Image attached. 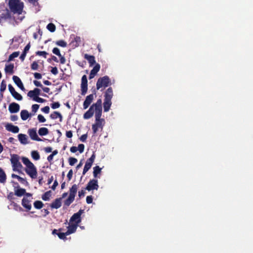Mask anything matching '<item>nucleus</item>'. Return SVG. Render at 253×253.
<instances>
[{
	"label": "nucleus",
	"instance_id": "1",
	"mask_svg": "<svg viewBox=\"0 0 253 253\" xmlns=\"http://www.w3.org/2000/svg\"><path fill=\"white\" fill-rule=\"evenodd\" d=\"M102 111V100L98 99L96 102L93 103L84 114V119H89L91 118L95 112V123L92 125V129L93 134H95L99 128H103L104 125L102 124L104 122L103 119H101Z\"/></svg>",
	"mask_w": 253,
	"mask_h": 253
},
{
	"label": "nucleus",
	"instance_id": "2",
	"mask_svg": "<svg viewBox=\"0 0 253 253\" xmlns=\"http://www.w3.org/2000/svg\"><path fill=\"white\" fill-rule=\"evenodd\" d=\"M22 161L23 163L26 166L25 171L26 173L32 179H35L37 177L38 172L36 167L29 160L28 158L22 157Z\"/></svg>",
	"mask_w": 253,
	"mask_h": 253
},
{
	"label": "nucleus",
	"instance_id": "3",
	"mask_svg": "<svg viewBox=\"0 0 253 253\" xmlns=\"http://www.w3.org/2000/svg\"><path fill=\"white\" fill-rule=\"evenodd\" d=\"M111 84V80L107 76L99 78L96 83V89L102 91Z\"/></svg>",
	"mask_w": 253,
	"mask_h": 253
},
{
	"label": "nucleus",
	"instance_id": "4",
	"mask_svg": "<svg viewBox=\"0 0 253 253\" xmlns=\"http://www.w3.org/2000/svg\"><path fill=\"white\" fill-rule=\"evenodd\" d=\"M9 8L12 12L14 13L20 14L23 10V3H20V0H9Z\"/></svg>",
	"mask_w": 253,
	"mask_h": 253
},
{
	"label": "nucleus",
	"instance_id": "5",
	"mask_svg": "<svg viewBox=\"0 0 253 253\" xmlns=\"http://www.w3.org/2000/svg\"><path fill=\"white\" fill-rule=\"evenodd\" d=\"M19 156L17 154L11 155L10 162L12 167V169L14 171L21 172L23 166L19 162Z\"/></svg>",
	"mask_w": 253,
	"mask_h": 253
},
{
	"label": "nucleus",
	"instance_id": "6",
	"mask_svg": "<svg viewBox=\"0 0 253 253\" xmlns=\"http://www.w3.org/2000/svg\"><path fill=\"white\" fill-rule=\"evenodd\" d=\"M78 185L74 184L72 185L71 188H70V193L69 197L64 201V205L66 206H69L74 201L75 197L78 190Z\"/></svg>",
	"mask_w": 253,
	"mask_h": 253
},
{
	"label": "nucleus",
	"instance_id": "7",
	"mask_svg": "<svg viewBox=\"0 0 253 253\" xmlns=\"http://www.w3.org/2000/svg\"><path fill=\"white\" fill-rule=\"evenodd\" d=\"M84 212V210L80 209L77 212L75 213L70 218V222L79 224L82 221L81 215Z\"/></svg>",
	"mask_w": 253,
	"mask_h": 253
},
{
	"label": "nucleus",
	"instance_id": "8",
	"mask_svg": "<svg viewBox=\"0 0 253 253\" xmlns=\"http://www.w3.org/2000/svg\"><path fill=\"white\" fill-rule=\"evenodd\" d=\"M92 92H93L92 94H90L86 97L84 101V102L83 108L84 109H87L89 107V106L90 105V104L92 103V101L93 100L94 94H95V95L96 94L95 89H94L92 91Z\"/></svg>",
	"mask_w": 253,
	"mask_h": 253
},
{
	"label": "nucleus",
	"instance_id": "9",
	"mask_svg": "<svg viewBox=\"0 0 253 253\" xmlns=\"http://www.w3.org/2000/svg\"><path fill=\"white\" fill-rule=\"evenodd\" d=\"M99 187L97 179H93L90 180L88 182L85 189L89 191L93 190H97Z\"/></svg>",
	"mask_w": 253,
	"mask_h": 253
},
{
	"label": "nucleus",
	"instance_id": "10",
	"mask_svg": "<svg viewBox=\"0 0 253 253\" xmlns=\"http://www.w3.org/2000/svg\"><path fill=\"white\" fill-rule=\"evenodd\" d=\"M81 94L84 95L87 91V80L86 75L83 76L81 80Z\"/></svg>",
	"mask_w": 253,
	"mask_h": 253
},
{
	"label": "nucleus",
	"instance_id": "11",
	"mask_svg": "<svg viewBox=\"0 0 253 253\" xmlns=\"http://www.w3.org/2000/svg\"><path fill=\"white\" fill-rule=\"evenodd\" d=\"M28 133L33 140L37 141H41L42 140L38 135L36 129L35 128L29 129L28 130Z\"/></svg>",
	"mask_w": 253,
	"mask_h": 253
},
{
	"label": "nucleus",
	"instance_id": "12",
	"mask_svg": "<svg viewBox=\"0 0 253 253\" xmlns=\"http://www.w3.org/2000/svg\"><path fill=\"white\" fill-rule=\"evenodd\" d=\"M5 129L10 132L16 133L19 131V128L16 126H14L12 124L7 123L5 126Z\"/></svg>",
	"mask_w": 253,
	"mask_h": 253
},
{
	"label": "nucleus",
	"instance_id": "13",
	"mask_svg": "<svg viewBox=\"0 0 253 253\" xmlns=\"http://www.w3.org/2000/svg\"><path fill=\"white\" fill-rule=\"evenodd\" d=\"M20 110V106L18 103L13 102L10 104L8 107V110L11 113H15Z\"/></svg>",
	"mask_w": 253,
	"mask_h": 253
},
{
	"label": "nucleus",
	"instance_id": "14",
	"mask_svg": "<svg viewBox=\"0 0 253 253\" xmlns=\"http://www.w3.org/2000/svg\"><path fill=\"white\" fill-rule=\"evenodd\" d=\"M30 203L31 200H28L27 198L25 197L23 198L22 200V205L26 209L27 211H29L32 208V206Z\"/></svg>",
	"mask_w": 253,
	"mask_h": 253
},
{
	"label": "nucleus",
	"instance_id": "15",
	"mask_svg": "<svg viewBox=\"0 0 253 253\" xmlns=\"http://www.w3.org/2000/svg\"><path fill=\"white\" fill-rule=\"evenodd\" d=\"M61 200L62 198H59L56 199L53 202L50 204V206L52 209H58L61 206Z\"/></svg>",
	"mask_w": 253,
	"mask_h": 253
},
{
	"label": "nucleus",
	"instance_id": "16",
	"mask_svg": "<svg viewBox=\"0 0 253 253\" xmlns=\"http://www.w3.org/2000/svg\"><path fill=\"white\" fill-rule=\"evenodd\" d=\"M12 79L15 83V84L22 90H24L25 89V88L24 87V85L23 84V83L20 80V79L16 76H13L12 77Z\"/></svg>",
	"mask_w": 253,
	"mask_h": 253
},
{
	"label": "nucleus",
	"instance_id": "17",
	"mask_svg": "<svg viewBox=\"0 0 253 253\" xmlns=\"http://www.w3.org/2000/svg\"><path fill=\"white\" fill-rule=\"evenodd\" d=\"M113 96V89L111 87L107 88L104 93V99L111 100Z\"/></svg>",
	"mask_w": 253,
	"mask_h": 253
},
{
	"label": "nucleus",
	"instance_id": "18",
	"mask_svg": "<svg viewBox=\"0 0 253 253\" xmlns=\"http://www.w3.org/2000/svg\"><path fill=\"white\" fill-rule=\"evenodd\" d=\"M78 226V224L76 223L73 224L72 223L68 226V230L66 231V234L68 235L74 233L76 232L77 228Z\"/></svg>",
	"mask_w": 253,
	"mask_h": 253
},
{
	"label": "nucleus",
	"instance_id": "19",
	"mask_svg": "<svg viewBox=\"0 0 253 253\" xmlns=\"http://www.w3.org/2000/svg\"><path fill=\"white\" fill-rule=\"evenodd\" d=\"M84 58L88 61L90 66H92L96 63L95 57L93 55L85 54L84 55Z\"/></svg>",
	"mask_w": 253,
	"mask_h": 253
},
{
	"label": "nucleus",
	"instance_id": "20",
	"mask_svg": "<svg viewBox=\"0 0 253 253\" xmlns=\"http://www.w3.org/2000/svg\"><path fill=\"white\" fill-rule=\"evenodd\" d=\"M18 138L21 144L25 145L28 143V137L26 134L20 133L18 135Z\"/></svg>",
	"mask_w": 253,
	"mask_h": 253
},
{
	"label": "nucleus",
	"instance_id": "21",
	"mask_svg": "<svg viewBox=\"0 0 253 253\" xmlns=\"http://www.w3.org/2000/svg\"><path fill=\"white\" fill-rule=\"evenodd\" d=\"M111 105V100L104 99L103 102L104 111L105 112H108L110 109Z\"/></svg>",
	"mask_w": 253,
	"mask_h": 253
},
{
	"label": "nucleus",
	"instance_id": "22",
	"mask_svg": "<svg viewBox=\"0 0 253 253\" xmlns=\"http://www.w3.org/2000/svg\"><path fill=\"white\" fill-rule=\"evenodd\" d=\"M31 114H29L26 110H23L21 111L20 116L21 119L23 121L27 120L31 116Z\"/></svg>",
	"mask_w": 253,
	"mask_h": 253
},
{
	"label": "nucleus",
	"instance_id": "23",
	"mask_svg": "<svg viewBox=\"0 0 253 253\" xmlns=\"http://www.w3.org/2000/svg\"><path fill=\"white\" fill-rule=\"evenodd\" d=\"M50 117L51 119H56L57 118H59L60 122L62 121V115L57 111H54L53 113L51 114Z\"/></svg>",
	"mask_w": 253,
	"mask_h": 253
},
{
	"label": "nucleus",
	"instance_id": "24",
	"mask_svg": "<svg viewBox=\"0 0 253 253\" xmlns=\"http://www.w3.org/2000/svg\"><path fill=\"white\" fill-rule=\"evenodd\" d=\"M101 171V169L98 166H95L93 168V176L94 178H100V176H98V174L100 173Z\"/></svg>",
	"mask_w": 253,
	"mask_h": 253
},
{
	"label": "nucleus",
	"instance_id": "25",
	"mask_svg": "<svg viewBox=\"0 0 253 253\" xmlns=\"http://www.w3.org/2000/svg\"><path fill=\"white\" fill-rule=\"evenodd\" d=\"M6 179V175L3 170L0 168V182L4 183L5 182Z\"/></svg>",
	"mask_w": 253,
	"mask_h": 253
},
{
	"label": "nucleus",
	"instance_id": "26",
	"mask_svg": "<svg viewBox=\"0 0 253 253\" xmlns=\"http://www.w3.org/2000/svg\"><path fill=\"white\" fill-rule=\"evenodd\" d=\"M13 69L14 65L13 64H10L9 65H6L4 70L6 73L12 74L14 72Z\"/></svg>",
	"mask_w": 253,
	"mask_h": 253
},
{
	"label": "nucleus",
	"instance_id": "27",
	"mask_svg": "<svg viewBox=\"0 0 253 253\" xmlns=\"http://www.w3.org/2000/svg\"><path fill=\"white\" fill-rule=\"evenodd\" d=\"M38 133L41 136L46 135L48 134V129L46 127H41L39 129Z\"/></svg>",
	"mask_w": 253,
	"mask_h": 253
},
{
	"label": "nucleus",
	"instance_id": "28",
	"mask_svg": "<svg viewBox=\"0 0 253 253\" xmlns=\"http://www.w3.org/2000/svg\"><path fill=\"white\" fill-rule=\"evenodd\" d=\"M26 193V190L24 188H19L15 190V194L18 197H21Z\"/></svg>",
	"mask_w": 253,
	"mask_h": 253
},
{
	"label": "nucleus",
	"instance_id": "29",
	"mask_svg": "<svg viewBox=\"0 0 253 253\" xmlns=\"http://www.w3.org/2000/svg\"><path fill=\"white\" fill-rule=\"evenodd\" d=\"M11 177L13 178H16L21 183L24 184L25 182H27L25 179L20 177V176L16 175L15 174H12Z\"/></svg>",
	"mask_w": 253,
	"mask_h": 253
},
{
	"label": "nucleus",
	"instance_id": "30",
	"mask_svg": "<svg viewBox=\"0 0 253 253\" xmlns=\"http://www.w3.org/2000/svg\"><path fill=\"white\" fill-rule=\"evenodd\" d=\"M31 156L36 161L39 160L40 159V155L37 151H32L31 152Z\"/></svg>",
	"mask_w": 253,
	"mask_h": 253
},
{
	"label": "nucleus",
	"instance_id": "31",
	"mask_svg": "<svg viewBox=\"0 0 253 253\" xmlns=\"http://www.w3.org/2000/svg\"><path fill=\"white\" fill-rule=\"evenodd\" d=\"M6 84L4 80H2L0 86V95L3 96L2 92L6 89Z\"/></svg>",
	"mask_w": 253,
	"mask_h": 253
},
{
	"label": "nucleus",
	"instance_id": "32",
	"mask_svg": "<svg viewBox=\"0 0 253 253\" xmlns=\"http://www.w3.org/2000/svg\"><path fill=\"white\" fill-rule=\"evenodd\" d=\"M43 204L41 201H36L34 203V206L37 209H41L43 206Z\"/></svg>",
	"mask_w": 253,
	"mask_h": 253
},
{
	"label": "nucleus",
	"instance_id": "33",
	"mask_svg": "<svg viewBox=\"0 0 253 253\" xmlns=\"http://www.w3.org/2000/svg\"><path fill=\"white\" fill-rule=\"evenodd\" d=\"M20 52L19 51H15L11 54L8 57V61H12L14 58L18 57L19 55Z\"/></svg>",
	"mask_w": 253,
	"mask_h": 253
},
{
	"label": "nucleus",
	"instance_id": "34",
	"mask_svg": "<svg viewBox=\"0 0 253 253\" xmlns=\"http://www.w3.org/2000/svg\"><path fill=\"white\" fill-rule=\"evenodd\" d=\"M46 28L50 32H54L56 30V27H55V25L52 23H49L47 25Z\"/></svg>",
	"mask_w": 253,
	"mask_h": 253
},
{
	"label": "nucleus",
	"instance_id": "35",
	"mask_svg": "<svg viewBox=\"0 0 253 253\" xmlns=\"http://www.w3.org/2000/svg\"><path fill=\"white\" fill-rule=\"evenodd\" d=\"M100 69V65L98 63L95 64V66L93 68V69L91 70L90 72H93L95 75L99 72Z\"/></svg>",
	"mask_w": 253,
	"mask_h": 253
},
{
	"label": "nucleus",
	"instance_id": "36",
	"mask_svg": "<svg viewBox=\"0 0 253 253\" xmlns=\"http://www.w3.org/2000/svg\"><path fill=\"white\" fill-rule=\"evenodd\" d=\"M55 44L58 45L63 47H65L67 46V42L64 40H61L57 41L55 42Z\"/></svg>",
	"mask_w": 253,
	"mask_h": 253
},
{
	"label": "nucleus",
	"instance_id": "37",
	"mask_svg": "<svg viewBox=\"0 0 253 253\" xmlns=\"http://www.w3.org/2000/svg\"><path fill=\"white\" fill-rule=\"evenodd\" d=\"M50 196V191H47L42 195V198L43 201H48L49 199Z\"/></svg>",
	"mask_w": 253,
	"mask_h": 253
},
{
	"label": "nucleus",
	"instance_id": "38",
	"mask_svg": "<svg viewBox=\"0 0 253 253\" xmlns=\"http://www.w3.org/2000/svg\"><path fill=\"white\" fill-rule=\"evenodd\" d=\"M12 96L16 100L20 101L22 100L23 97L22 95L18 93L17 91H15L14 93H12Z\"/></svg>",
	"mask_w": 253,
	"mask_h": 253
},
{
	"label": "nucleus",
	"instance_id": "39",
	"mask_svg": "<svg viewBox=\"0 0 253 253\" xmlns=\"http://www.w3.org/2000/svg\"><path fill=\"white\" fill-rule=\"evenodd\" d=\"M12 205L13 206V208L15 211H23L22 207L20 205H18L17 203H16L15 202H13L12 203Z\"/></svg>",
	"mask_w": 253,
	"mask_h": 253
},
{
	"label": "nucleus",
	"instance_id": "40",
	"mask_svg": "<svg viewBox=\"0 0 253 253\" xmlns=\"http://www.w3.org/2000/svg\"><path fill=\"white\" fill-rule=\"evenodd\" d=\"M95 159V154L94 152H93V154H92V155L91 156V157L86 160V163H87L92 165Z\"/></svg>",
	"mask_w": 253,
	"mask_h": 253
},
{
	"label": "nucleus",
	"instance_id": "41",
	"mask_svg": "<svg viewBox=\"0 0 253 253\" xmlns=\"http://www.w3.org/2000/svg\"><path fill=\"white\" fill-rule=\"evenodd\" d=\"M69 165L74 166L78 161L77 159L74 157H70L68 160Z\"/></svg>",
	"mask_w": 253,
	"mask_h": 253
},
{
	"label": "nucleus",
	"instance_id": "42",
	"mask_svg": "<svg viewBox=\"0 0 253 253\" xmlns=\"http://www.w3.org/2000/svg\"><path fill=\"white\" fill-rule=\"evenodd\" d=\"M27 95L28 97L32 98L33 100L35 101V99L38 97L35 93H34L33 90L29 91Z\"/></svg>",
	"mask_w": 253,
	"mask_h": 253
},
{
	"label": "nucleus",
	"instance_id": "43",
	"mask_svg": "<svg viewBox=\"0 0 253 253\" xmlns=\"http://www.w3.org/2000/svg\"><path fill=\"white\" fill-rule=\"evenodd\" d=\"M36 54L39 56H42L44 58H46V55L48 54V53L44 51H38L36 52Z\"/></svg>",
	"mask_w": 253,
	"mask_h": 253
},
{
	"label": "nucleus",
	"instance_id": "44",
	"mask_svg": "<svg viewBox=\"0 0 253 253\" xmlns=\"http://www.w3.org/2000/svg\"><path fill=\"white\" fill-rule=\"evenodd\" d=\"M39 67V65L36 61H34L31 65V68L32 70H37Z\"/></svg>",
	"mask_w": 253,
	"mask_h": 253
},
{
	"label": "nucleus",
	"instance_id": "45",
	"mask_svg": "<svg viewBox=\"0 0 253 253\" xmlns=\"http://www.w3.org/2000/svg\"><path fill=\"white\" fill-rule=\"evenodd\" d=\"M57 236H58L59 238L62 240H66V236H68V235L66 234V232L65 233H58L57 234Z\"/></svg>",
	"mask_w": 253,
	"mask_h": 253
},
{
	"label": "nucleus",
	"instance_id": "46",
	"mask_svg": "<svg viewBox=\"0 0 253 253\" xmlns=\"http://www.w3.org/2000/svg\"><path fill=\"white\" fill-rule=\"evenodd\" d=\"M40 105L38 104H34L32 106V111L33 113V115H34L36 113L38 110L39 109Z\"/></svg>",
	"mask_w": 253,
	"mask_h": 253
},
{
	"label": "nucleus",
	"instance_id": "47",
	"mask_svg": "<svg viewBox=\"0 0 253 253\" xmlns=\"http://www.w3.org/2000/svg\"><path fill=\"white\" fill-rule=\"evenodd\" d=\"M74 42H76L75 46H78L80 45V43L81 42V38L80 37L76 36L74 38V41L72 42V43H74Z\"/></svg>",
	"mask_w": 253,
	"mask_h": 253
},
{
	"label": "nucleus",
	"instance_id": "48",
	"mask_svg": "<svg viewBox=\"0 0 253 253\" xmlns=\"http://www.w3.org/2000/svg\"><path fill=\"white\" fill-rule=\"evenodd\" d=\"M52 52L58 56H61L60 50L57 47H54L52 49Z\"/></svg>",
	"mask_w": 253,
	"mask_h": 253
},
{
	"label": "nucleus",
	"instance_id": "49",
	"mask_svg": "<svg viewBox=\"0 0 253 253\" xmlns=\"http://www.w3.org/2000/svg\"><path fill=\"white\" fill-rule=\"evenodd\" d=\"M60 104L58 102H54L51 104V107L53 109L58 108L60 107Z\"/></svg>",
	"mask_w": 253,
	"mask_h": 253
},
{
	"label": "nucleus",
	"instance_id": "50",
	"mask_svg": "<svg viewBox=\"0 0 253 253\" xmlns=\"http://www.w3.org/2000/svg\"><path fill=\"white\" fill-rule=\"evenodd\" d=\"M77 148L78 150L79 151V152L80 153H82L84 149V145L83 144H80Z\"/></svg>",
	"mask_w": 253,
	"mask_h": 253
},
{
	"label": "nucleus",
	"instance_id": "51",
	"mask_svg": "<svg viewBox=\"0 0 253 253\" xmlns=\"http://www.w3.org/2000/svg\"><path fill=\"white\" fill-rule=\"evenodd\" d=\"M38 119L40 123H44L46 121L44 117L41 114L38 116Z\"/></svg>",
	"mask_w": 253,
	"mask_h": 253
},
{
	"label": "nucleus",
	"instance_id": "52",
	"mask_svg": "<svg viewBox=\"0 0 253 253\" xmlns=\"http://www.w3.org/2000/svg\"><path fill=\"white\" fill-rule=\"evenodd\" d=\"M87 133H85V134H83L80 137V140L82 141V142H84L86 141V139H87Z\"/></svg>",
	"mask_w": 253,
	"mask_h": 253
},
{
	"label": "nucleus",
	"instance_id": "53",
	"mask_svg": "<svg viewBox=\"0 0 253 253\" xmlns=\"http://www.w3.org/2000/svg\"><path fill=\"white\" fill-rule=\"evenodd\" d=\"M49 107L48 106H46L44 107L43 108H42L41 109V110L44 113L48 114L49 112Z\"/></svg>",
	"mask_w": 253,
	"mask_h": 253
},
{
	"label": "nucleus",
	"instance_id": "54",
	"mask_svg": "<svg viewBox=\"0 0 253 253\" xmlns=\"http://www.w3.org/2000/svg\"><path fill=\"white\" fill-rule=\"evenodd\" d=\"M93 201V197L92 196H88L86 198V202L88 204H91Z\"/></svg>",
	"mask_w": 253,
	"mask_h": 253
},
{
	"label": "nucleus",
	"instance_id": "55",
	"mask_svg": "<svg viewBox=\"0 0 253 253\" xmlns=\"http://www.w3.org/2000/svg\"><path fill=\"white\" fill-rule=\"evenodd\" d=\"M8 89H9L10 93L11 94V95L12 94V93H14L16 91L14 88L13 87V86L11 84H9L8 85Z\"/></svg>",
	"mask_w": 253,
	"mask_h": 253
},
{
	"label": "nucleus",
	"instance_id": "56",
	"mask_svg": "<svg viewBox=\"0 0 253 253\" xmlns=\"http://www.w3.org/2000/svg\"><path fill=\"white\" fill-rule=\"evenodd\" d=\"M35 101H36L37 102H39V103H43V102H45L46 101V100L43 99V98H42L41 97H39V96H38L35 99Z\"/></svg>",
	"mask_w": 253,
	"mask_h": 253
},
{
	"label": "nucleus",
	"instance_id": "57",
	"mask_svg": "<svg viewBox=\"0 0 253 253\" xmlns=\"http://www.w3.org/2000/svg\"><path fill=\"white\" fill-rule=\"evenodd\" d=\"M72 176H73V170L71 169L68 171V173L67 175L68 180H70L71 179Z\"/></svg>",
	"mask_w": 253,
	"mask_h": 253
},
{
	"label": "nucleus",
	"instance_id": "58",
	"mask_svg": "<svg viewBox=\"0 0 253 253\" xmlns=\"http://www.w3.org/2000/svg\"><path fill=\"white\" fill-rule=\"evenodd\" d=\"M51 72L52 74H53L54 75H57L58 74L57 68L56 67H52L51 70Z\"/></svg>",
	"mask_w": 253,
	"mask_h": 253
},
{
	"label": "nucleus",
	"instance_id": "59",
	"mask_svg": "<svg viewBox=\"0 0 253 253\" xmlns=\"http://www.w3.org/2000/svg\"><path fill=\"white\" fill-rule=\"evenodd\" d=\"M33 91L37 96H39V95H40L41 90L39 88H35L34 90H33Z\"/></svg>",
	"mask_w": 253,
	"mask_h": 253
},
{
	"label": "nucleus",
	"instance_id": "60",
	"mask_svg": "<svg viewBox=\"0 0 253 253\" xmlns=\"http://www.w3.org/2000/svg\"><path fill=\"white\" fill-rule=\"evenodd\" d=\"M33 83L36 86L42 87V85L41 84L40 82L35 80L34 81Z\"/></svg>",
	"mask_w": 253,
	"mask_h": 253
},
{
	"label": "nucleus",
	"instance_id": "61",
	"mask_svg": "<svg viewBox=\"0 0 253 253\" xmlns=\"http://www.w3.org/2000/svg\"><path fill=\"white\" fill-rule=\"evenodd\" d=\"M34 76L36 79H41L42 78V75L39 73H35Z\"/></svg>",
	"mask_w": 253,
	"mask_h": 253
},
{
	"label": "nucleus",
	"instance_id": "62",
	"mask_svg": "<svg viewBox=\"0 0 253 253\" xmlns=\"http://www.w3.org/2000/svg\"><path fill=\"white\" fill-rule=\"evenodd\" d=\"M60 58V62L62 64H64L66 62V59L64 56L61 54V56H58Z\"/></svg>",
	"mask_w": 253,
	"mask_h": 253
},
{
	"label": "nucleus",
	"instance_id": "63",
	"mask_svg": "<svg viewBox=\"0 0 253 253\" xmlns=\"http://www.w3.org/2000/svg\"><path fill=\"white\" fill-rule=\"evenodd\" d=\"M66 136L68 138H71L73 136V133L71 130L67 131L66 132Z\"/></svg>",
	"mask_w": 253,
	"mask_h": 253
},
{
	"label": "nucleus",
	"instance_id": "64",
	"mask_svg": "<svg viewBox=\"0 0 253 253\" xmlns=\"http://www.w3.org/2000/svg\"><path fill=\"white\" fill-rule=\"evenodd\" d=\"M85 195V191L84 190H81L79 191L78 195L79 198H81L82 197H84Z\"/></svg>",
	"mask_w": 253,
	"mask_h": 253
}]
</instances>
